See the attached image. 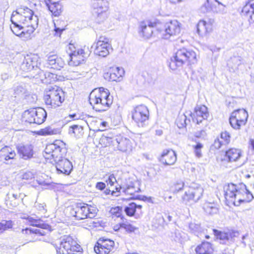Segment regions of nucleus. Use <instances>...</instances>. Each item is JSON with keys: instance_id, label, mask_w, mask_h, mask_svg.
I'll return each instance as SVG.
<instances>
[{"instance_id": "8fccbe9b", "label": "nucleus", "mask_w": 254, "mask_h": 254, "mask_svg": "<svg viewBox=\"0 0 254 254\" xmlns=\"http://www.w3.org/2000/svg\"><path fill=\"white\" fill-rule=\"evenodd\" d=\"M211 10V4H210L209 0H206V2L203 4L201 7V11L203 12H207Z\"/></svg>"}, {"instance_id": "72a5a7b5", "label": "nucleus", "mask_w": 254, "mask_h": 254, "mask_svg": "<svg viewBox=\"0 0 254 254\" xmlns=\"http://www.w3.org/2000/svg\"><path fill=\"white\" fill-rule=\"evenodd\" d=\"M109 3L108 1H103L102 3L94 2L93 11L98 15L106 12L108 10Z\"/></svg>"}, {"instance_id": "f257e3e1", "label": "nucleus", "mask_w": 254, "mask_h": 254, "mask_svg": "<svg viewBox=\"0 0 254 254\" xmlns=\"http://www.w3.org/2000/svg\"><path fill=\"white\" fill-rule=\"evenodd\" d=\"M224 200L228 206H239L251 202L253 195L243 183H228L223 188Z\"/></svg>"}, {"instance_id": "0e129e2a", "label": "nucleus", "mask_w": 254, "mask_h": 254, "mask_svg": "<svg viewBox=\"0 0 254 254\" xmlns=\"http://www.w3.org/2000/svg\"><path fill=\"white\" fill-rule=\"evenodd\" d=\"M205 238H206V239H209V238H210V237H209V236H205Z\"/></svg>"}, {"instance_id": "393cba45", "label": "nucleus", "mask_w": 254, "mask_h": 254, "mask_svg": "<svg viewBox=\"0 0 254 254\" xmlns=\"http://www.w3.org/2000/svg\"><path fill=\"white\" fill-rule=\"evenodd\" d=\"M206 136V133L204 130H201L198 132H197L194 134L193 138L192 140L196 142V144L193 145V149L195 156L197 157H201L202 156V149L203 147V144L197 141L198 139H205Z\"/></svg>"}, {"instance_id": "338daca9", "label": "nucleus", "mask_w": 254, "mask_h": 254, "mask_svg": "<svg viewBox=\"0 0 254 254\" xmlns=\"http://www.w3.org/2000/svg\"><path fill=\"white\" fill-rule=\"evenodd\" d=\"M221 6L223 7H224V6H223V4H221Z\"/></svg>"}, {"instance_id": "6e6552de", "label": "nucleus", "mask_w": 254, "mask_h": 254, "mask_svg": "<svg viewBox=\"0 0 254 254\" xmlns=\"http://www.w3.org/2000/svg\"><path fill=\"white\" fill-rule=\"evenodd\" d=\"M132 122L138 127L145 126L150 118L149 110L147 106L140 104L135 106L130 112Z\"/></svg>"}, {"instance_id": "7c9ffc66", "label": "nucleus", "mask_w": 254, "mask_h": 254, "mask_svg": "<svg viewBox=\"0 0 254 254\" xmlns=\"http://www.w3.org/2000/svg\"><path fill=\"white\" fill-rule=\"evenodd\" d=\"M142 205H137L134 202L129 203L128 206L125 207V211L126 214L131 217L133 215L142 213Z\"/></svg>"}, {"instance_id": "9b49d317", "label": "nucleus", "mask_w": 254, "mask_h": 254, "mask_svg": "<svg viewBox=\"0 0 254 254\" xmlns=\"http://www.w3.org/2000/svg\"><path fill=\"white\" fill-rule=\"evenodd\" d=\"M70 64L77 66L83 63L86 58L85 47L80 46L75 41H71L68 44Z\"/></svg>"}, {"instance_id": "864d4df0", "label": "nucleus", "mask_w": 254, "mask_h": 254, "mask_svg": "<svg viewBox=\"0 0 254 254\" xmlns=\"http://www.w3.org/2000/svg\"><path fill=\"white\" fill-rule=\"evenodd\" d=\"M123 223L114 224L113 226V229L115 231H118L122 228Z\"/></svg>"}, {"instance_id": "2f4dec72", "label": "nucleus", "mask_w": 254, "mask_h": 254, "mask_svg": "<svg viewBox=\"0 0 254 254\" xmlns=\"http://www.w3.org/2000/svg\"><path fill=\"white\" fill-rule=\"evenodd\" d=\"M213 232L216 238L223 244L231 241L233 239L232 235L230 232L221 231L215 229H213Z\"/></svg>"}, {"instance_id": "c85d7f7f", "label": "nucleus", "mask_w": 254, "mask_h": 254, "mask_svg": "<svg viewBox=\"0 0 254 254\" xmlns=\"http://www.w3.org/2000/svg\"><path fill=\"white\" fill-rule=\"evenodd\" d=\"M24 219L31 226L40 228L43 230H47L48 232H51L52 231L51 225L47 222L44 221L41 219H34L30 216L25 217Z\"/></svg>"}, {"instance_id": "2eb2a0df", "label": "nucleus", "mask_w": 254, "mask_h": 254, "mask_svg": "<svg viewBox=\"0 0 254 254\" xmlns=\"http://www.w3.org/2000/svg\"><path fill=\"white\" fill-rule=\"evenodd\" d=\"M183 29L182 24L177 20H171L166 23L164 30L160 29L158 33L163 39H168L171 36L179 34Z\"/></svg>"}, {"instance_id": "20e7f679", "label": "nucleus", "mask_w": 254, "mask_h": 254, "mask_svg": "<svg viewBox=\"0 0 254 254\" xmlns=\"http://www.w3.org/2000/svg\"><path fill=\"white\" fill-rule=\"evenodd\" d=\"M53 245L56 254H82L83 253L77 240L70 235L61 237Z\"/></svg>"}, {"instance_id": "9d476101", "label": "nucleus", "mask_w": 254, "mask_h": 254, "mask_svg": "<svg viewBox=\"0 0 254 254\" xmlns=\"http://www.w3.org/2000/svg\"><path fill=\"white\" fill-rule=\"evenodd\" d=\"M46 110L41 107L30 108L24 112L22 115V120L29 124H43L47 118Z\"/></svg>"}, {"instance_id": "c03bdc74", "label": "nucleus", "mask_w": 254, "mask_h": 254, "mask_svg": "<svg viewBox=\"0 0 254 254\" xmlns=\"http://www.w3.org/2000/svg\"><path fill=\"white\" fill-rule=\"evenodd\" d=\"M54 21L56 32H58L59 31V33L61 34L65 29V22H63L64 24L61 25L62 21L59 19L55 20Z\"/></svg>"}, {"instance_id": "f03ea898", "label": "nucleus", "mask_w": 254, "mask_h": 254, "mask_svg": "<svg viewBox=\"0 0 254 254\" xmlns=\"http://www.w3.org/2000/svg\"><path fill=\"white\" fill-rule=\"evenodd\" d=\"M90 103L97 112L107 111L113 104V99L107 89L99 87L94 89L90 93Z\"/></svg>"}, {"instance_id": "412c9836", "label": "nucleus", "mask_w": 254, "mask_h": 254, "mask_svg": "<svg viewBox=\"0 0 254 254\" xmlns=\"http://www.w3.org/2000/svg\"><path fill=\"white\" fill-rule=\"evenodd\" d=\"M41 64V60L37 54L29 53L24 58L23 65L27 71H31L39 67Z\"/></svg>"}, {"instance_id": "a211bd4d", "label": "nucleus", "mask_w": 254, "mask_h": 254, "mask_svg": "<svg viewBox=\"0 0 254 254\" xmlns=\"http://www.w3.org/2000/svg\"><path fill=\"white\" fill-rule=\"evenodd\" d=\"M203 192V189L200 186L193 184L188 187L187 190L183 195L182 199L185 202H196L201 198Z\"/></svg>"}, {"instance_id": "6ab92c4d", "label": "nucleus", "mask_w": 254, "mask_h": 254, "mask_svg": "<svg viewBox=\"0 0 254 254\" xmlns=\"http://www.w3.org/2000/svg\"><path fill=\"white\" fill-rule=\"evenodd\" d=\"M190 116L192 122L199 124L207 120L209 116V113L206 106L200 105L196 106L190 113Z\"/></svg>"}, {"instance_id": "c9c22d12", "label": "nucleus", "mask_w": 254, "mask_h": 254, "mask_svg": "<svg viewBox=\"0 0 254 254\" xmlns=\"http://www.w3.org/2000/svg\"><path fill=\"white\" fill-rule=\"evenodd\" d=\"M35 133L41 136L53 135L57 134V130L50 126H47L37 130Z\"/></svg>"}, {"instance_id": "e2e57ef3", "label": "nucleus", "mask_w": 254, "mask_h": 254, "mask_svg": "<svg viewBox=\"0 0 254 254\" xmlns=\"http://www.w3.org/2000/svg\"><path fill=\"white\" fill-rule=\"evenodd\" d=\"M250 177H251V176L250 175H248L246 176V177L248 178H250Z\"/></svg>"}, {"instance_id": "69168bd1", "label": "nucleus", "mask_w": 254, "mask_h": 254, "mask_svg": "<svg viewBox=\"0 0 254 254\" xmlns=\"http://www.w3.org/2000/svg\"><path fill=\"white\" fill-rule=\"evenodd\" d=\"M14 12H13V13H12V14H11V16H14Z\"/></svg>"}, {"instance_id": "052dcab7", "label": "nucleus", "mask_w": 254, "mask_h": 254, "mask_svg": "<svg viewBox=\"0 0 254 254\" xmlns=\"http://www.w3.org/2000/svg\"><path fill=\"white\" fill-rule=\"evenodd\" d=\"M125 254H138V253H136V252H128Z\"/></svg>"}, {"instance_id": "bf43d9fd", "label": "nucleus", "mask_w": 254, "mask_h": 254, "mask_svg": "<svg viewBox=\"0 0 254 254\" xmlns=\"http://www.w3.org/2000/svg\"><path fill=\"white\" fill-rule=\"evenodd\" d=\"M101 124L103 126V127H106L107 125V123L106 122H102Z\"/></svg>"}, {"instance_id": "39448f33", "label": "nucleus", "mask_w": 254, "mask_h": 254, "mask_svg": "<svg viewBox=\"0 0 254 254\" xmlns=\"http://www.w3.org/2000/svg\"><path fill=\"white\" fill-rule=\"evenodd\" d=\"M68 152V146L62 139H56L46 144L44 151V157L51 163L65 158Z\"/></svg>"}, {"instance_id": "5701e85b", "label": "nucleus", "mask_w": 254, "mask_h": 254, "mask_svg": "<svg viewBox=\"0 0 254 254\" xmlns=\"http://www.w3.org/2000/svg\"><path fill=\"white\" fill-rule=\"evenodd\" d=\"M17 153L19 157L24 160H28L33 157L34 147L30 144H24L16 146Z\"/></svg>"}, {"instance_id": "a878e982", "label": "nucleus", "mask_w": 254, "mask_h": 254, "mask_svg": "<svg viewBox=\"0 0 254 254\" xmlns=\"http://www.w3.org/2000/svg\"><path fill=\"white\" fill-rule=\"evenodd\" d=\"M56 164V168L59 173L69 175L72 170V163L64 158L57 160L54 162Z\"/></svg>"}, {"instance_id": "09e8293b", "label": "nucleus", "mask_w": 254, "mask_h": 254, "mask_svg": "<svg viewBox=\"0 0 254 254\" xmlns=\"http://www.w3.org/2000/svg\"><path fill=\"white\" fill-rule=\"evenodd\" d=\"M223 143L219 138L214 140L213 143L210 146L211 150L215 151L219 149L223 145Z\"/></svg>"}, {"instance_id": "a19ab883", "label": "nucleus", "mask_w": 254, "mask_h": 254, "mask_svg": "<svg viewBox=\"0 0 254 254\" xmlns=\"http://www.w3.org/2000/svg\"><path fill=\"white\" fill-rule=\"evenodd\" d=\"M13 222L11 220H3L0 222V234L13 228Z\"/></svg>"}, {"instance_id": "473e14b6", "label": "nucleus", "mask_w": 254, "mask_h": 254, "mask_svg": "<svg viewBox=\"0 0 254 254\" xmlns=\"http://www.w3.org/2000/svg\"><path fill=\"white\" fill-rule=\"evenodd\" d=\"M46 6L53 16H59L62 12V6L58 2L52 3L51 0H45Z\"/></svg>"}, {"instance_id": "b1692460", "label": "nucleus", "mask_w": 254, "mask_h": 254, "mask_svg": "<svg viewBox=\"0 0 254 254\" xmlns=\"http://www.w3.org/2000/svg\"><path fill=\"white\" fill-rule=\"evenodd\" d=\"M124 74V70L118 67H110L104 73V77L109 81H118Z\"/></svg>"}, {"instance_id": "0eeeda50", "label": "nucleus", "mask_w": 254, "mask_h": 254, "mask_svg": "<svg viewBox=\"0 0 254 254\" xmlns=\"http://www.w3.org/2000/svg\"><path fill=\"white\" fill-rule=\"evenodd\" d=\"M96 207L86 203H77L73 206L70 211L71 215L76 220L94 218L97 214Z\"/></svg>"}, {"instance_id": "4be33fe9", "label": "nucleus", "mask_w": 254, "mask_h": 254, "mask_svg": "<svg viewBox=\"0 0 254 254\" xmlns=\"http://www.w3.org/2000/svg\"><path fill=\"white\" fill-rule=\"evenodd\" d=\"M243 156L241 149L235 147H230L224 152V160L227 162H236L239 161Z\"/></svg>"}, {"instance_id": "4468645a", "label": "nucleus", "mask_w": 254, "mask_h": 254, "mask_svg": "<svg viewBox=\"0 0 254 254\" xmlns=\"http://www.w3.org/2000/svg\"><path fill=\"white\" fill-rule=\"evenodd\" d=\"M248 117V112L245 109H238L231 113L229 121L232 128L240 129L246 125Z\"/></svg>"}, {"instance_id": "f8f14e48", "label": "nucleus", "mask_w": 254, "mask_h": 254, "mask_svg": "<svg viewBox=\"0 0 254 254\" xmlns=\"http://www.w3.org/2000/svg\"><path fill=\"white\" fill-rule=\"evenodd\" d=\"M161 25V22L158 20L149 21L147 24L142 22L139 27L138 32L139 36L141 39L147 40L159 35L158 30H159Z\"/></svg>"}, {"instance_id": "7ed1b4c3", "label": "nucleus", "mask_w": 254, "mask_h": 254, "mask_svg": "<svg viewBox=\"0 0 254 254\" xmlns=\"http://www.w3.org/2000/svg\"><path fill=\"white\" fill-rule=\"evenodd\" d=\"M197 61V55L193 50L183 47L175 52L170 59L169 66L171 70H175L184 64H194Z\"/></svg>"}, {"instance_id": "dca6fc26", "label": "nucleus", "mask_w": 254, "mask_h": 254, "mask_svg": "<svg viewBox=\"0 0 254 254\" xmlns=\"http://www.w3.org/2000/svg\"><path fill=\"white\" fill-rule=\"evenodd\" d=\"M17 17H11L12 25L10 28L13 33L16 36H20L23 33L21 30L24 28L32 27L33 25L31 23L32 17H20V19H14Z\"/></svg>"}, {"instance_id": "ea45409f", "label": "nucleus", "mask_w": 254, "mask_h": 254, "mask_svg": "<svg viewBox=\"0 0 254 254\" xmlns=\"http://www.w3.org/2000/svg\"><path fill=\"white\" fill-rule=\"evenodd\" d=\"M109 212L112 218H123L122 207L116 206L112 207Z\"/></svg>"}, {"instance_id": "79ce46f5", "label": "nucleus", "mask_w": 254, "mask_h": 254, "mask_svg": "<svg viewBox=\"0 0 254 254\" xmlns=\"http://www.w3.org/2000/svg\"><path fill=\"white\" fill-rule=\"evenodd\" d=\"M186 120L187 117L185 115H181L179 116L176 120V124L177 127L180 128L186 127L187 125Z\"/></svg>"}, {"instance_id": "37998d69", "label": "nucleus", "mask_w": 254, "mask_h": 254, "mask_svg": "<svg viewBox=\"0 0 254 254\" xmlns=\"http://www.w3.org/2000/svg\"><path fill=\"white\" fill-rule=\"evenodd\" d=\"M184 187V183L179 181L175 183L171 187V190L174 193H177L183 190Z\"/></svg>"}, {"instance_id": "cd10ccee", "label": "nucleus", "mask_w": 254, "mask_h": 254, "mask_svg": "<svg viewBox=\"0 0 254 254\" xmlns=\"http://www.w3.org/2000/svg\"><path fill=\"white\" fill-rule=\"evenodd\" d=\"M16 157V152L11 145H5L0 150V157L5 161L15 160Z\"/></svg>"}, {"instance_id": "4d7b16f0", "label": "nucleus", "mask_w": 254, "mask_h": 254, "mask_svg": "<svg viewBox=\"0 0 254 254\" xmlns=\"http://www.w3.org/2000/svg\"><path fill=\"white\" fill-rule=\"evenodd\" d=\"M184 0H170V2L172 3H179V2H180L182 1H183Z\"/></svg>"}, {"instance_id": "f704fd0d", "label": "nucleus", "mask_w": 254, "mask_h": 254, "mask_svg": "<svg viewBox=\"0 0 254 254\" xmlns=\"http://www.w3.org/2000/svg\"><path fill=\"white\" fill-rule=\"evenodd\" d=\"M211 24L204 20H200L197 25V32L199 34H206L211 30Z\"/></svg>"}, {"instance_id": "13d9d810", "label": "nucleus", "mask_w": 254, "mask_h": 254, "mask_svg": "<svg viewBox=\"0 0 254 254\" xmlns=\"http://www.w3.org/2000/svg\"><path fill=\"white\" fill-rule=\"evenodd\" d=\"M95 1L94 2H99V3H102V2L103 1H107V0H95Z\"/></svg>"}, {"instance_id": "680f3d73", "label": "nucleus", "mask_w": 254, "mask_h": 254, "mask_svg": "<svg viewBox=\"0 0 254 254\" xmlns=\"http://www.w3.org/2000/svg\"><path fill=\"white\" fill-rule=\"evenodd\" d=\"M92 226L94 227L96 226V222L93 221V222H92Z\"/></svg>"}, {"instance_id": "1a4fd4ad", "label": "nucleus", "mask_w": 254, "mask_h": 254, "mask_svg": "<svg viewBox=\"0 0 254 254\" xmlns=\"http://www.w3.org/2000/svg\"><path fill=\"white\" fill-rule=\"evenodd\" d=\"M121 190L131 199L136 198L137 197L136 193L140 191L139 183L135 180L128 182L125 186L116 187L113 190H111L109 188L105 190V193L106 195L117 196L119 195Z\"/></svg>"}, {"instance_id": "3c124183", "label": "nucleus", "mask_w": 254, "mask_h": 254, "mask_svg": "<svg viewBox=\"0 0 254 254\" xmlns=\"http://www.w3.org/2000/svg\"><path fill=\"white\" fill-rule=\"evenodd\" d=\"M122 228L124 229L127 232H133L135 228L128 223H123Z\"/></svg>"}, {"instance_id": "5fc2aeb1", "label": "nucleus", "mask_w": 254, "mask_h": 254, "mask_svg": "<svg viewBox=\"0 0 254 254\" xmlns=\"http://www.w3.org/2000/svg\"><path fill=\"white\" fill-rule=\"evenodd\" d=\"M163 130L161 129H156L155 130V135L158 136H160L163 134Z\"/></svg>"}, {"instance_id": "de8ad7c7", "label": "nucleus", "mask_w": 254, "mask_h": 254, "mask_svg": "<svg viewBox=\"0 0 254 254\" xmlns=\"http://www.w3.org/2000/svg\"><path fill=\"white\" fill-rule=\"evenodd\" d=\"M111 139V138L109 137L102 135L100 138L99 144L102 147H107L110 144Z\"/></svg>"}, {"instance_id": "423d86ee", "label": "nucleus", "mask_w": 254, "mask_h": 254, "mask_svg": "<svg viewBox=\"0 0 254 254\" xmlns=\"http://www.w3.org/2000/svg\"><path fill=\"white\" fill-rule=\"evenodd\" d=\"M43 100L48 109H57L65 101L64 92L59 87H52L45 91Z\"/></svg>"}, {"instance_id": "ddd939ff", "label": "nucleus", "mask_w": 254, "mask_h": 254, "mask_svg": "<svg viewBox=\"0 0 254 254\" xmlns=\"http://www.w3.org/2000/svg\"><path fill=\"white\" fill-rule=\"evenodd\" d=\"M93 54L99 57L104 58L110 54L113 50L110 39L103 36H100L99 39L95 42L91 46Z\"/></svg>"}, {"instance_id": "4c0bfd02", "label": "nucleus", "mask_w": 254, "mask_h": 254, "mask_svg": "<svg viewBox=\"0 0 254 254\" xmlns=\"http://www.w3.org/2000/svg\"><path fill=\"white\" fill-rule=\"evenodd\" d=\"M253 14H254V3L250 2L243 7L241 15L252 16Z\"/></svg>"}, {"instance_id": "6e6d98bb", "label": "nucleus", "mask_w": 254, "mask_h": 254, "mask_svg": "<svg viewBox=\"0 0 254 254\" xmlns=\"http://www.w3.org/2000/svg\"><path fill=\"white\" fill-rule=\"evenodd\" d=\"M249 144L252 147V149L254 150V137L250 139Z\"/></svg>"}, {"instance_id": "f3484780", "label": "nucleus", "mask_w": 254, "mask_h": 254, "mask_svg": "<svg viewBox=\"0 0 254 254\" xmlns=\"http://www.w3.org/2000/svg\"><path fill=\"white\" fill-rule=\"evenodd\" d=\"M115 246L113 240L105 237L99 238L94 246V250L97 254H110Z\"/></svg>"}, {"instance_id": "58836bf2", "label": "nucleus", "mask_w": 254, "mask_h": 254, "mask_svg": "<svg viewBox=\"0 0 254 254\" xmlns=\"http://www.w3.org/2000/svg\"><path fill=\"white\" fill-rule=\"evenodd\" d=\"M108 187L113 186L117 182L115 175L113 173H107L103 177Z\"/></svg>"}, {"instance_id": "c756f323", "label": "nucleus", "mask_w": 254, "mask_h": 254, "mask_svg": "<svg viewBox=\"0 0 254 254\" xmlns=\"http://www.w3.org/2000/svg\"><path fill=\"white\" fill-rule=\"evenodd\" d=\"M48 64L52 68L60 70L65 65V62L60 57L56 55H52L48 58Z\"/></svg>"}, {"instance_id": "aec40b11", "label": "nucleus", "mask_w": 254, "mask_h": 254, "mask_svg": "<svg viewBox=\"0 0 254 254\" xmlns=\"http://www.w3.org/2000/svg\"><path fill=\"white\" fill-rule=\"evenodd\" d=\"M21 237L29 242L39 240L41 237L45 236L46 232L44 230L38 229L26 228L22 229Z\"/></svg>"}, {"instance_id": "a18cd8bd", "label": "nucleus", "mask_w": 254, "mask_h": 254, "mask_svg": "<svg viewBox=\"0 0 254 254\" xmlns=\"http://www.w3.org/2000/svg\"><path fill=\"white\" fill-rule=\"evenodd\" d=\"M15 12L17 14L26 16H33L34 14V11L28 7L19 8Z\"/></svg>"}, {"instance_id": "49530a36", "label": "nucleus", "mask_w": 254, "mask_h": 254, "mask_svg": "<svg viewBox=\"0 0 254 254\" xmlns=\"http://www.w3.org/2000/svg\"><path fill=\"white\" fill-rule=\"evenodd\" d=\"M220 137L222 139L223 144H228L231 140V135L227 131H222L220 134Z\"/></svg>"}, {"instance_id": "e433bc0d", "label": "nucleus", "mask_w": 254, "mask_h": 254, "mask_svg": "<svg viewBox=\"0 0 254 254\" xmlns=\"http://www.w3.org/2000/svg\"><path fill=\"white\" fill-rule=\"evenodd\" d=\"M69 133L76 137H80L84 133L83 128L81 126L77 125L71 126L69 127Z\"/></svg>"}, {"instance_id": "603ef678", "label": "nucleus", "mask_w": 254, "mask_h": 254, "mask_svg": "<svg viewBox=\"0 0 254 254\" xmlns=\"http://www.w3.org/2000/svg\"><path fill=\"white\" fill-rule=\"evenodd\" d=\"M95 187L97 190H103L106 188V184L102 182H98L96 183Z\"/></svg>"}, {"instance_id": "bb28decb", "label": "nucleus", "mask_w": 254, "mask_h": 254, "mask_svg": "<svg viewBox=\"0 0 254 254\" xmlns=\"http://www.w3.org/2000/svg\"><path fill=\"white\" fill-rule=\"evenodd\" d=\"M160 161L165 165H172L177 161V155L172 149H165L162 153Z\"/></svg>"}]
</instances>
